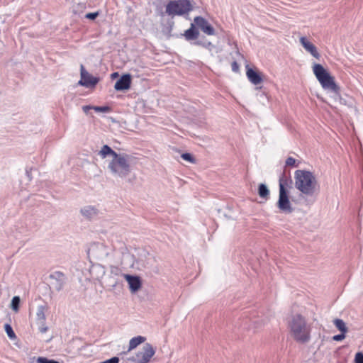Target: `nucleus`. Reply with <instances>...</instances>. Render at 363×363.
Instances as JSON below:
<instances>
[{
	"label": "nucleus",
	"mask_w": 363,
	"mask_h": 363,
	"mask_svg": "<svg viewBox=\"0 0 363 363\" xmlns=\"http://www.w3.org/2000/svg\"><path fill=\"white\" fill-rule=\"evenodd\" d=\"M98 155L102 159L111 157V160L108 164V168L115 177L120 178L126 177L130 172L131 156L127 154H118L108 145H104L99 151Z\"/></svg>",
	"instance_id": "obj_1"
},
{
	"label": "nucleus",
	"mask_w": 363,
	"mask_h": 363,
	"mask_svg": "<svg viewBox=\"0 0 363 363\" xmlns=\"http://www.w3.org/2000/svg\"><path fill=\"white\" fill-rule=\"evenodd\" d=\"M291 337L298 343L305 344L311 340V327L300 314L293 315L289 321Z\"/></svg>",
	"instance_id": "obj_2"
},
{
	"label": "nucleus",
	"mask_w": 363,
	"mask_h": 363,
	"mask_svg": "<svg viewBox=\"0 0 363 363\" xmlns=\"http://www.w3.org/2000/svg\"><path fill=\"white\" fill-rule=\"evenodd\" d=\"M294 179L296 188L302 194L312 196L317 190L318 182L312 172L306 170H296Z\"/></svg>",
	"instance_id": "obj_3"
},
{
	"label": "nucleus",
	"mask_w": 363,
	"mask_h": 363,
	"mask_svg": "<svg viewBox=\"0 0 363 363\" xmlns=\"http://www.w3.org/2000/svg\"><path fill=\"white\" fill-rule=\"evenodd\" d=\"M313 72L323 89L331 91H337L339 89L335 84L334 77L320 64H314Z\"/></svg>",
	"instance_id": "obj_4"
},
{
	"label": "nucleus",
	"mask_w": 363,
	"mask_h": 363,
	"mask_svg": "<svg viewBox=\"0 0 363 363\" xmlns=\"http://www.w3.org/2000/svg\"><path fill=\"white\" fill-rule=\"evenodd\" d=\"M192 9L189 0H177L169 1L166 6V13L169 16L182 15Z\"/></svg>",
	"instance_id": "obj_5"
},
{
	"label": "nucleus",
	"mask_w": 363,
	"mask_h": 363,
	"mask_svg": "<svg viewBox=\"0 0 363 363\" xmlns=\"http://www.w3.org/2000/svg\"><path fill=\"white\" fill-rule=\"evenodd\" d=\"M155 354V349L150 343H145L134 356L128 358L131 363H149Z\"/></svg>",
	"instance_id": "obj_6"
},
{
	"label": "nucleus",
	"mask_w": 363,
	"mask_h": 363,
	"mask_svg": "<svg viewBox=\"0 0 363 363\" xmlns=\"http://www.w3.org/2000/svg\"><path fill=\"white\" fill-rule=\"evenodd\" d=\"M277 207L281 211L286 213H291L293 211V208L291 207V204L287 194V191L281 179L279 181V194Z\"/></svg>",
	"instance_id": "obj_7"
},
{
	"label": "nucleus",
	"mask_w": 363,
	"mask_h": 363,
	"mask_svg": "<svg viewBox=\"0 0 363 363\" xmlns=\"http://www.w3.org/2000/svg\"><path fill=\"white\" fill-rule=\"evenodd\" d=\"M51 286L57 291L63 289L66 282V275L60 271H55L49 275Z\"/></svg>",
	"instance_id": "obj_8"
},
{
	"label": "nucleus",
	"mask_w": 363,
	"mask_h": 363,
	"mask_svg": "<svg viewBox=\"0 0 363 363\" xmlns=\"http://www.w3.org/2000/svg\"><path fill=\"white\" fill-rule=\"evenodd\" d=\"M99 78L94 77L85 70L83 65H81V79L79 84L84 86L86 88L92 89L99 82Z\"/></svg>",
	"instance_id": "obj_9"
},
{
	"label": "nucleus",
	"mask_w": 363,
	"mask_h": 363,
	"mask_svg": "<svg viewBox=\"0 0 363 363\" xmlns=\"http://www.w3.org/2000/svg\"><path fill=\"white\" fill-rule=\"evenodd\" d=\"M246 76L248 80L254 85L258 86L263 82L264 75L257 69L251 68L248 65L245 66Z\"/></svg>",
	"instance_id": "obj_10"
},
{
	"label": "nucleus",
	"mask_w": 363,
	"mask_h": 363,
	"mask_svg": "<svg viewBox=\"0 0 363 363\" xmlns=\"http://www.w3.org/2000/svg\"><path fill=\"white\" fill-rule=\"evenodd\" d=\"M326 94H330V95L324 97L321 94L315 92V96L321 101L326 102L330 106H332L333 102L337 101H339L341 104H347L346 100L340 96L339 92H326Z\"/></svg>",
	"instance_id": "obj_11"
},
{
	"label": "nucleus",
	"mask_w": 363,
	"mask_h": 363,
	"mask_svg": "<svg viewBox=\"0 0 363 363\" xmlns=\"http://www.w3.org/2000/svg\"><path fill=\"white\" fill-rule=\"evenodd\" d=\"M299 42L305 50L310 53L313 57L317 60L320 58V55L318 52L317 48L307 38L304 36L301 37L299 38Z\"/></svg>",
	"instance_id": "obj_12"
},
{
	"label": "nucleus",
	"mask_w": 363,
	"mask_h": 363,
	"mask_svg": "<svg viewBox=\"0 0 363 363\" xmlns=\"http://www.w3.org/2000/svg\"><path fill=\"white\" fill-rule=\"evenodd\" d=\"M194 23L206 34L208 35L215 34L214 28L205 18L197 16L194 18Z\"/></svg>",
	"instance_id": "obj_13"
},
{
	"label": "nucleus",
	"mask_w": 363,
	"mask_h": 363,
	"mask_svg": "<svg viewBox=\"0 0 363 363\" xmlns=\"http://www.w3.org/2000/svg\"><path fill=\"white\" fill-rule=\"evenodd\" d=\"M81 215L87 220L96 218L99 213V209L94 206H85L80 209Z\"/></svg>",
	"instance_id": "obj_14"
},
{
	"label": "nucleus",
	"mask_w": 363,
	"mask_h": 363,
	"mask_svg": "<svg viewBox=\"0 0 363 363\" xmlns=\"http://www.w3.org/2000/svg\"><path fill=\"white\" fill-rule=\"evenodd\" d=\"M124 277L128 283L129 289L132 293L137 292L141 288V280L139 277L124 274Z\"/></svg>",
	"instance_id": "obj_15"
},
{
	"label": "nucleus",
	"mask_w": 363,
	"mask_h": 363,
	"mask_svg": "<svg viewBox=\"0 0 363 363\" xmlns=\"http://www.w3.org/2000/svg\"><path fill=\"white\" fill-rule=\"evenodd\" d=\"M131 76L129 74H123L116 82L114 87L116 90H124L130 88Z\"/></svg>",
	"instance_id": "obj_16"
},
{
	"label": "nucleus",
	"mask_w": 363,
	"mask_h": 363,
	"mask_svg": "<svg viewBox=\"0 0 363 363\" xmlns=\"http://www.w3.org/2000/svg\"><path fill=\"white\" fill-rule=\"evenodd\" d=\"M145 340L146 337L140 335L131 338L129 341L128 351L125 352L124 353L126 354L127 352H129L131 350L135 349L139 345L145 342Z\"/></svg>",
	"instance_id": "obj_17"
},
{
	"label": "nucleus",
	"mask_w": 363,
	"mask_h": 363,
	"mask_svg": "<svg viewBox=\"0 0 363 363\" xmlns=\"http://www.w3.org/2000/svg\"><path fill=\"white\" fill-rule=\"evenodd\" d=\"M199 34V33L196 30L194 24L191 23L190 28L185 31L184 36L186 40H194L198 38Z\"/></svg>",
	"instance_id": "obj_18"
},
{
	"label": "nucleus",
	"mask_w": 363,
	"mask_h": 363,
	"mask_svg": "<svg viewBox=\"0 0 363 363\" xmlns=\"http://www.w3.org/2000/svg\"><path fill=\"white\" fill-rule=\"evenodd\" d=\"M45 310L46 307L45 306L40 305L38 306L36 312L37 323H43L45 321Z\"/></svg>",
	"instance_id": "obj_19"
},
{
	"label": "nucleus",
	"mask_w": 363,
	"mask_h": 363,
	"mask_svg": "<svg viewBox=\"0 0 363 363\" xmlns=\"http://www.w3.org/2000/svg\"><path fill=\"white\" fill-rule=\"evenodd\" d=\"M258 194L262 198L267 199L269 195V190L266 184H260L258 187Z\"/></svg>",
	"instance_id": "obj_20"
},
{
	"label": "nucleus",
	"mask_w": 363,
	"mask_h": 363,
	"mask_svg": "<svg viewBox=\"0 0 363 363\" xmlns=\"http://www.w3.org/2000/svg\"><path fill=\"white\" fill-rule=\"evenodd\" d=\"M333 323L341 333H346L347 332L346 324L342 319L336 318L333 320Z\"/></svg>",
	"instance_id": "obj_21"
},
{
	"label": "nucleus",
	"mask_w": 363,
	"mask_h": 363,
	"mask_svg": "<svg viewBox=\"0 0 363 363\" xmlns=\"http://www.w3.org/2000/svg\"><path fill=\"white\" fill-rule=\"evenodd\" d=\"M20 301L21 299L19 296H16L13 297L11 303V308H12L13 311L16 312L18 311Z\"/></svg>",
	"instance_id": "obj_22"
},
{
	"label": "nucleus",
	"mask_w": 363,
	"mask_h": 363,
	"mask_svg": "<svg viewBox=\"0 0 363 363\" xmlns=\"http://www.w3.org/2000/svg\"><path fill=\"white\" fill-rule=\"evenodd\" d=\"M4 328H5V331L8 337L10 339L13 340L16 337V334H15L14 331L13 330L12 327L9 324H6L4 325Z\"/></svg>",
	"instance_id": "obj_23"
},
{
	"label": "nucleus",
	"mask_w": 363,
	"mask_h": 363,
	"mask_svg": "<svg viewBox=\"0 0 363 363\" xmlns=\"http://www.w3.org/2000/svg\"><path fill=\"white\" fill-rule=\"evenodd\" d=\"M93 110L98 113H109L111 111V108L108 106H94Z\"/></svg>",
	"instance_id": "obj_24"
},
{
	"label": "nucleus",
	"mask_w": 363,
	"mask_h": 363,
	"mask_svg": "<svg viewBox=\"0 0 363 363\" xmlns=\"http://www.w3.org/2000/svg\"><path fill=\"white\" fill-rule=\"evenodd\" d=\"M37 363H60L59 362L54 359H49L44 357H39L36 359Z\"/></svg>",
	"instance_id": "obj_25"
},
{
	"label": "nucleus",
	"mask_w": 363,
	"mask_h": 363,
	"mask_svg": "<svg viewBox=\"0 0 363 363\" xmlns=\"http://www.w3.org/2000/svg\"><path fill=\"white\" fill-rule=\"evenodd\" d=\"M182 158L186 161H188L191 163H195L196 160L194 157L190 153H183L181 155Z\"/></svg>",
	"instance_id": "obj_26"
},
{
	"label": "nucleus",
	"mask_w": 363,
	"mask_h": 363,
	"mask_svg": "<svg viewBox=\"0 0 363 363\" xmlns=\"http://www.w3.org/2000/svg\"><path fill=\"white\" fill-rule=\"evenodd\" d=\"M38 325V330L41 333H45L48 331V328L45 325V321L43 323H37Z\"/></svg>",
	"instance_id": "obj_27"
},
{
	"label": "nucleus",
	"mask_w": 363,
	"mask_h": 363,
	"mask_svg": "<svg viewBox=\"0 0 363 363\" xmlns=\"http://www.w3.org/2000/svg\"><path fill=\"white\" fill-rule=\"evenodd\" d=\"M98 247L99 250H104L103 254L98 255L99 259H102L103 257L106 258L108 255L106 247L105 246L104 247L102 245L98 246Z\"/></svg>",
	"instance_id": "obj_28"
},
{
	"label": "nucleus",
	"mask_w": 363,
	"mask_h": 363,
	"mask_svg": "<svg viewBox=\"0 0 363 363\" xmlns=\"http://www.w3.org/2000/svg\"><path fill=\"white\" fill-rule=\"evenodd\" d=\"M354 362L355 363H363V353L362 352H357L355 354Z\"/></svg>",
	"instance_id": "obj_29"
},
{
	"label": "nucleus",
	"mask_w": 363,
	"mask_h": 363,
	"mask_svg": "<svg viewBox=\"0 0 363 363\" xmlns=\"http://www.w3.org/2000/svg\"><path fill=\"white\" fill-rule=\"evenodd\" d=\"M345 338V333H341L340 334L335 335L333 337L335 341H341Z\"/></svg>",
	"instance_id": "obj_30"
},
{
	"label": "nucleus",
	"mask_w": 363,
	"mask_h": 363,
	"mask_svg": "<svg viewBox=\"0 0 363 363\" xmlns=\"http://www.w3.org/2000/svg\"><path fill=\"white\" fill-rule=\"evenodd\" d=\"M99 16L98 12L88 13L85 15V17L88 19L94 20Z\"/></svg>",
	"instance_id": "obj_31"
},
{
	"label": "nucleus",
	"mask_w": 363,
	"mask_h": 363,
	"mask_svg": "<svg viewBox=\"0 0 363 363\" xmlns=\"http://www.w3.org/2000/svg\"><path fill=\"white\" fill-rule=\"evenodd\" d=\"M296 163V160L293 157H288L286 160V164L287 166H294Z\"/></svg>",
	"instance_id": "obj_32"
},
{
	"label": "nucleus",
	"mask_w": 363,
	"mask_h": 363,
	"mask_svg": "<svg viewBox=\"0 0 363 363\" xmlns=\"http://www.w3.org/2000/svg\"><path fill=\"white\" fill-rule=\"evenodd\" d=\"M231 67L232 70L235 72H238L239 71V65L235 61L232 62Z\"/></svg>",
	"instance_id": "obj_33"
},
{
	"label": "nucleus",
	"mask_w": 363,
	"mask_h": 363,
	"mask_svg": "<svg viewBox=\"0 0 363 363\" xmlns=\"http://www.w3.org/2000/svg\"><path fill=\"white\" fill-rule=\"evenodd\" d=\"M93 107H94V106H89V105L84 106H82V110H83V111H84L86 114H89V111L90 110H92V109H93Z\"/></svg>",
	"instance_id": "obj_34"
},
{
	"label": "nucleus",
	"mask_w": 363,
	"mask_h": 363,
	"mask_svg": "<svg viewBox=\"0 0 363 363\" xmlns=\"http://www.w3.org/2000/svg\"><path fill=\"white\" fill-rule=\"evenodd\" d=\"M261 99H268V96L266 94V92H262V94L259 96Z\"/></svg>",
	"instance_id": "obj_35"
},
{
	"label": "nucleus",
	"mask_w": 363,
	"mask_h": 363,
	"mask_svg": "<svg viewBox=\"0 0 363 363\" xmlns=\"http://www.w3.org/2000/svg\"><path fill=\"white\" fill-rule=\"evenodd\" d=\"M352 111H354L355 114H357V110L355 107H352Z\"/></svg>",
	"instance_id": "obj_36"
},
{
	"label": "nucleus",
	"mask_w": 363,
	"mask_h": 363,
	"mask_svg": "<svg viewBox=\"0 0 363 363\" xmlns=\"http://www.w3.org/2000/svg\"><path fill=\"white\" fill-rule=\"evenodd\" d=\"M114 271L118 272V268L112 269V270H111L112 273H113Z\"/></svg>",
	"instance_id": "obj_37"
},
{
	"label": "nucleus",
	"mask_w": 363,
	"mask_h": 363,
	"mask_svg": "<svg viewBox=\"0 0 363 363\" xmlns=\"http://www.w3.org/2000/svg\"><path fill=\"white\" fill-rule=\"evenodd\" d=\"M208 45L209 46H211V45H212L211 43H208Z\"/></svg>",
	"instance_id": "obj_38"
}]
</instances>
